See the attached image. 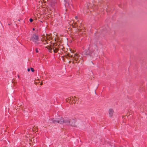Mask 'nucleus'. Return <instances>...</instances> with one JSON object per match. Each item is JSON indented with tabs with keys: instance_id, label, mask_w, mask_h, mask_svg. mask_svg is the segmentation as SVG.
Segmentation results:
<instances>
[{
	"instance_id": "f257e3e1",
	"label": "nucleus",
	"mask_w": 147,
	"mask_h": 147,
	"mask_svg": "<svg viewBox=\"0 0 147 147\" xmlns=\"http://www.w3.org/2000/svg\"><path fill=\"white\" fill-rule=\"evenodd\" d=\"M52 121V122L55 123L56 122L60 123H64L66 125H70L73 127H76L77 126L75 123L76 122V120L73 119H69L67 117H65L64 119H57V120H54L53 119H51L49 120Z\"/></svg>"
},
{
	"instance_id": "f03ea898",
	"label": "nucleus",
	"mask_w": 147,
	"mask_h": 147,
	"mask_svg": "<svg viewBox=\"0 0 147 147\" xmlns=\"http://www.w3.org/2000/svg\"><path fill=\"white\" fill-rule=\"evenodd\" d=\"M84 55H89L92 58L97 57L98 53V51L97 52H96L94 50L91 51L89 49L85 50L84 51Z\"/></svg>"
},
{
	"instance_id": "7ed1b4c3",
	"label": "nucleus",
	"mask_w": 147,
	"mask_h": 147,
	"mask_svg": "<svg viewBox=\"0 0 147 147\" xmlns=\"http://www.w3.org/2000/svg\"><path fill=\"white\" fill-rule=\"evenodd\" d=\"M30 40L33 42H36L39 40V37L38 35L34 34L31 37Z\"/></svg>"
},
{
	"instance_id": "20e7f679",
	"label": "nucleus",
	"mask_w": 147,
	"mask_h": 147,
	"mask_svg": "<svg viewBox=\"0 0 147 147\" xmlns=\"http://www.w3.org/2000/svg\"><path fill=\"white\" fill-rule=\"evenodd\" d=\"M72 60L75 61L76 62H79L80 61V60L78 58V56L76 54L74 55V59H72Z\"/></svg>"
},
{
	"instance_id": "39448f33",
	"label": "nucleus",
	"mask_w": 147,
	"mask_h": 147,
	"mask_svg": "<svg viewBox=\"0 0 147 147\" xmlns=\"http://www.w3.org/2000/svg\"><path fill=\"white\" fill-rule=\"evenodd\" d=\"M109 114L110 117H112L113 115V111L112 109H110L109 111Z\"/></svg>"
},
{
	"instance_id": "423d86ee",
	"label": "nucleus",
	"mask_w": 147,
	"mask_h": 147,
	"mask_svg": "<svg viewBox=\"0 0 147 147\" xmlns=\"http://www.w3.org/2000/svg\"><path fill=\"white\" fill-rule=\"evenodd\" d=\"M49 50V51L50 53H52V48L49 47H46Z\"/></svg>"
},
{
	"instance_id": "0eeeda50",
	"label": "nucleus",
	"mask_w": 147,
	"mask_h": 147,
	"mask_svg": "<svg viewBox=\"0 0 147 147\" xmlns=\"http://www.w3.org/2000/svg\"><path fill=\"white\" fill-rule=\"evenodd\" d=\"M59 50V49L57 48H55V49L53 50V51H54V53H57L58 51Z\"/></svg>"
},
{
	"instance_id": "6e6552de",
	"label": "nucleus",
	"mask_w": 147,
	"mask_h": 147,
	"mask_svg": "<svg viewBox=\"0 0 147 147\" xmlns=\"http://www.w3.org/2000/svg\"><path fill=\"white\" fill-rule=\"evenodd\" d=\"M71 100L70 99H69V98H67L66 99V100L67 102H68L69 101H70Z\"/></svg>"
},
{
	"instance_id": "1a4fd4ad",
	"label": "nucleus",
	"mask_w": 147,
	"mask_h": 147,
	"mask_svg": "<svg viewBox=\"0 0 147 147\" xmlns=\"http://www.w3.org/2000/svg\"><path fill=\"white\" fill-rule=\"evenodd\" d=\"M70 99H71V100H72V101L74 100L75 101V98H74V97H71Z\"/></svg>"
},
{
	"instance_id": "9d476101",
	"label": "nucleus",
	"mask_w": 147,
	"mask_h": 147,
	"mask_svg": "<svg viewBox=\"0 0 147 147\" xmlns=\"http://www.w3.org/2000/svg\"><path fill=\"white\" fill-rule=\"evenodd\" d=\"M32 72H34V70L33 68L31 67L30 68Z\"/></svg>"
},
{
	"instance_id": "9b49d317",
	"label": "nucleus",
	"mask_w": 147,
	"mask_h": 147,
	"mask_svg": "<svg viewBox=\"0 0 147 147\" xmlns=\"http://www.w3.org/2000/svg\"><path fill=\"white\" fill-rule=\"evenodd\" d=\"M29 21L30 22H32L33 21V20L32 18H30L29 20Z\"/></svg>"
},
{
	"instance_id": "f8f14e48",
	"label": "nucleus",
	"mask_w": 147,
	"mask_h": 147,
	"mask_svg": "<svg viewBox=\"0 0 147 147\" xmlns=\"http://www.w3.org/2000/svg\"><path fill=\"white\" fill-rule=\"evenodd\" d=\"M36 52L37 53L39 52V51L38 50L37 48H36Z\"/></svg>"
},
{
	"instance_id": "ddd939ff",
	"label": "nucleus",
	"mask_w": 147,
	"mask_h": 147,
	"mask_svg": "<svg viewBox=\"0 0 147 147\" xmlns=\"http://www.w3.org/2000/svg\"><path fill=\"white\" fill-rule=\"evenodd\" d=\"M65 2V3H67L68 0H63Z\"/></svg>"
},
{
	"instance_id": "4468645a",
	"label": "nucleus",
	"mask_w": 147,
	"mask_h": 147,
	"mask_svg": "<svg viewBox=\"0 0 147 147\" xmlns=\"http://www.w3.org/2000/svg\"><path fill=\"white\" fill-rule=\"evenodd\" d=\"M74 98H75V101H77L78 100V99L76 97L74 96Z\"/></svg>"
},
{
	"instance_id": "2eb2a0df",
	"label": "nucleus",
	"mask_w": 147,
	"mask_h": 147,
	"mask_svg": "<svg viewBox=\"0 0 147 147\" xmlns=\"http://www.w3.org/2000/svg\"><path fill=\"white\" fill-rule=\"evenodd\" d=\"M69 57H73L72 59H74V57H73V55H71L70 56H69Z\"/></svg>"
},
{
	"instance_id": "dca6fc26",
	"label": "nucleus",
	"mask_w": 147,
	"mask_h": 147,
	"mask_svg": "<svg viewBox=\"0 0 147 147\" xmlns=\"http://www.w3.org/2000/svg\"><path fill=\"white\" fill-rule=\"evenodd\" d=\"M27 71H28V72H29V71H30V69L29 68H28V69Z\"/></svg>"
},
{
	"instance_id": "f3484780",
	"label": "nucleus",
	"mask_w": 147,
	"mask_h": 147,
	"mask_svg": "<svg viewBox=\"0 0 147 147\" xmlns=\"http://www.w3.org/2000/svg\"><path fill=\"white\" fill-rule=\"evenodd\" d=\"M76 63V61L75 62V61H73L72 62V63H73V64L74 63Z\"/></svg>"
},
{
	"instance_id": "a211bd4d",
	"label": "nucleus",
	"mask_w": 147,
	"mask_h": 147,
	"mask_svg": "<svg viewBox=\"0 0 147 147\" xmlns=\"http://www.w3.org/2000/svg\"><path fill=\"white\" fill-rule=\"evenodd\" d=\"M75 18L76 19H78V17L77 16H76L75 17Z\"/></svg>"
},
{
	"instance_id": "6ab92c4d",
	"label": "nucleus",
	"mask_w": 147,
	"mask_h": 147,
	"mask_svg": "<svg viewBox=\"0 0 147 147\" xmlns=\"http://www.w3.org/2000/svg\"><path fill=\"white\" fill-rule=\"evenodd\" d=\"M32 30H33V31L34 30H35V28H33L32 29Z\"/></svg>"
},
{
	"instance_id": "aec40b11",
	"label": "nucleus",
	"mask_w": 147,
	"mask_h": 147,
	"mask_svg": "<svg viewBox=\"0 0 147 147\" xmlns=\"http://www.w3.org/2000/svg\"><path fill=\"white\" fill-rule=\"evenodd\" d=\"M55 48V47H54V46H53V47L52 49H54Z\"/></svg>"
},
{
	"instance_id": "412c9836",
	"label": "nucleus",
	"mask_w": 147,
	"mask_h": 147,
	"mask_svg": "<svg viewBox=\"0 0 147 147\" xmlns=\"http://www.w3.org/2000/svg\"><path fill=\"white\" fill-rule=\"evenodd\" d=\"M71 61H69V63H71Z\"/></svg>"
},
{
	"instance_id": "4be33fe9",
	"label": "nucleus",
	"mask_w": 147,
	"mask_h": 147,
	"mask_svg": "<svg viewBox=\"0 0 147 147\" xmlns=\"http://www.w3.org/2000/svg\"><path fill=\"white\" fill-rule=\"evenodd\" d=\"M16 26H17V24H16Z\"/></svg>"
},
{
	"instance_id": "5701e85b",
	"label": "nucleus",
	"mask_w": 147,
	"mask_h": 147,
	"mask_svg": "<svg viewBox=\"0 0 147 147\" xmlns=\"http://www.w3.org/2000/svg\"><path fill=\"white\" fill-rule=\"evenodd\" d=\"M20 107H21H21H20L19 108V109H20Z\"/></svg>"
},
{
	"instance_id": "b1692460",
	"label": "nucleus",
	"mask_w": 147,
	"mask_h": 147,
	"mask_svg": "<svg viewBox=\"0 0 147 147\" xmlns=\"http://www.w3.org/2000/svg\"><path fill=\"white\" fill-rule=\"evenodd\" d=\"M40 84L42 85V83H40Z\"/></svg>"
},
{
	"instance_id": "393cba45",
	"label": "nucleus",
	"mask_w": 147,
	"mask_h": 147,
	"mask_svg": "<svg viewBox=\"0 0 147 147\" xmlns=\"http://www.w3.org/2000/svg\"><path fill=\"white\" fill-rule=\"evenodd\" d=\"M10 24H8V25H10Z\"/></svg>"
},
{
	"instance_id": "a878e982",
	"label": "nucleus",
	"mask_w": 147,
	"mask_h": 147,
	"mask_svg": "<svg viewBox=\"0 0 147 147\" xmlns=\"http://www.w3.org/2000/svg\"><path fill=\"white\" fill-rule=\"evenodd\" d=\"M17 76L18 77V75H17Z\"/></svg>"
},
{
	"instance_id": "bb28decb",
	"label": "nucleus",
	"mask_w": 147,
	"mask_h": 147,
	"mask_svg": "<svg viewBox=\"0 0 147 147\" xmlns=\"http://www.w3.org/2000/svg\"><path fill=\"white\" fill-rule=\"evenodd\" d=\"M20 105L21 106H22V105L21 104H20Z\"/></svg>"
}]
</instances>
